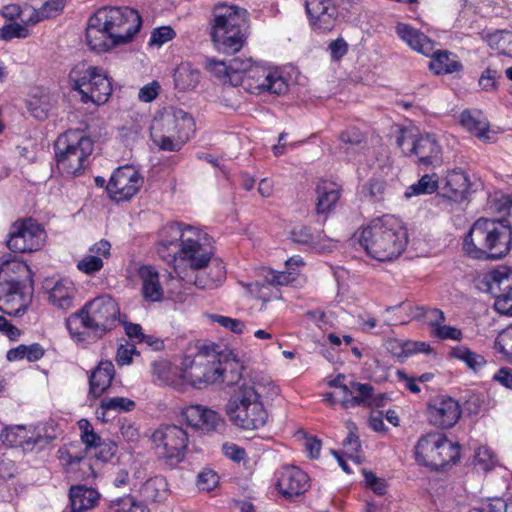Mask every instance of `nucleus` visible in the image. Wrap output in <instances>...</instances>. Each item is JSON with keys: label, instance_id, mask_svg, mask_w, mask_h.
<instances>
[{"label": "nucleus", "instance_id": "1", "mask_svg": "<svg viewBox=\"0 0 512 512\" xmlns=\"http://www.w3.org/2000/svg\"><path fill=\"white\" fill-rule=\"evenodd\" d=\"M358 242L371 258L382 262L392 261L405 250L408 232L401 219L387 214L373 219L363 228Z\"/></svg>", "mask_w": 512, "mask_h": 512}, {"label": "nucleus", "instance_id": "2", "mask_svg": "<svg viewBox=\"0 0 512 512\" xmlns=\"http://www.w3.org/2000/svg\"><path fill=\"white\" fill-rule=\"evenodd\" d=\"M463 248L474 259H502L512 248V231L505 221L480 218L465 236Z\"/></svg>", "mask_w": 512, "mask_h": 512}, {"label": "nucleus", "instance_id": "3", "mask_svg": "<svg viewBox=\"0 0 512 512\" xmlns=\"http://www.w3.org/2000/svg\"><path fill=\"white\" fill-rule=\"evenodd\" d=\"M212 40L218 51L225 54L238 52L245 41L247 12L235 5L219 4L214 8Z\"/></svg>", "mask_w": 512, "mask_h": 512}, {"label": "nucleus", "instance_id": "4", "mask_svg": "<svg viewBox=\"0 0 512 512\" xmlns=\"http://www.w3.org/2000/svg\"><path fill=\"white\" fill-rule=\"evenodd\" d=\"M120 308L109 295H102L87 302L82 309L67 320V328L72 335L81 324L96 335L102 336L112 330L119 321Z\"/></svg>", "mask_w": 512, "mask_h": 512}, {"label": "nucleus", "instance_id": "5", "mask_svg": "<svg viewBox=\"0 0 512 512\" xmlns=\"http://www.w3.org/2000/svg\"><path fill=\"white\" fill-rule=\"evenodd\" d=\"M58 170L64 175L80 174L94 150L93 140L79 130H68L54 145Z\"/></svg>", "mask_w": 512, "mask_h": 512}, {"label": "nucleus", "instance_id": "6", "mask_svg": "<svg viewBox=\"0 0 512 512\" xmlns=\"http://www.w3.org/2000/svg\"><path fill=\"white\" fill-rule=\"evenodd\" d=\"M69 82L72 89L79 92L83 103L102 105L108 101L112 92V85L105 71L84 62L71 69Z\"/></svg>", "mask_w": 512, "mask_h": 512}, {"label": "nucleus", "instance_id": "7", "mask_svg": "<svg viewBox=\"0 0 512 512\" xmlns=\"http://www.w3.org/2000/svg\"><path fill=\"white\" fill-rule=\"evenodd\" d=\"M397 35L413 50L432 57L429 68L437 75L451 74L462 70L457 56L448 51H434L435 43L423 32L403 23L396 26Z\"/></svg>", "mask_w": 512, "mask_h": 512}, {"label": "nucleus", "instance_id": "8", "mask_svg": "<svg viewBox=\"0 0 512 512\" xmlns=\"http://www.w3.org/2000/svg\"><path fill=\"white\" fill-rule=\"evenodd\" d=\"M459 457V444L452 442L442 433H428L420 437L415 446L417 463L433 470H440L448 464H454Z\"/></svg>", "mask_w": 512, "mask_h": 512}, {"label": "nucleus", "instance_id": "9", "mask_svg": "<svg viewBox=\"0 0 512 512\" xmlns=\"http://www.w3.org/2000/svg\"><path fill=\"white\" fill-rule=\"evenodd\" d=\"M226 414L235 426L244 430L259 429L265 425L268 418L262 401H258L255 392L252 391H236L226 404Z\"/></svg>", "mask_w": 512, "mask_h": 512}, {"label": "nucleus", "instance_id": "10", "mask_svg": "<svg viewBox=\"0 0 512 512\" xmlns=\"http://www.w3.org/2000/svg\"><path fill=\"white\" fill-rule=\"evenodd\" d=\"M97 19L118 45L130 42L142 25L138 11L129 7H103L96 12Z\"/></svg>", "mask_w": 512, "mask_h": 512}, {"label": "nucleus", "instance_id": "11", "mask_svg": "<svg viewBox=\"0 0 512 512\" xmlns=\"http://www.w3.org/2000/svg\"><path fill=\"white\" fill-rule=\"evenodd\" d=\"M216 345L202 346L192 358L185 356L181 362V378L195 388L218 382V371L215 370V360L218 357Z\"/></svg>", "mask_w": 512, "mask_h": 512}, {"label": "nucleus", "instance_id": "12", "mask_svg": "<svg viewBox=\"0 0 512 512\" xmlns=\"http://www.w3.org/2000/svg\"><path fill=\"white\" fill-rule=\"evenodd\" d=\"M156 455L169 465H176L185 458L188 446V434L180 426L163 424L151 435Z\"/></svg>", "mask_w": 512, "mask_h": 512}, {"label": "nucleus", "instance_id": "13", "mask_svg": "<svg viewBox=\"0 0 512 512\" xmlns=\"http://www.w3.org/2000/svg\"><path fill=\"white\" fill-rule=\"evenodd\" d=\"M45 238L44 229L32 218L14 222L7 240L8 248L17 253L33 252L41 248Z\"/></svg>", "mask_w": 512, "mask_h": 512}, {"label": "nucleus", "instance_id": "14", "mask_svg": "<svg viewBox=\"0 0 512 512\" xmlns=\"http://www.w3.org/2000/svg\"><path fill=\"white\" fill-rule=\"evenodd\" d=\"M143 183V177L133 166H124L113 172L106 189L112 200L120 202L134 197Z\"/></svg>", "mask_w": 512, "mask_h": 512}, {"label": "nucleus", "instance_id": "15", "mask_svg": "<svg viewBox=\"0 0 512 512\" xmlns=\"http://www.w3.org/2000/svg\"><path fill=\"white\" fill-rule=\"evenodd\" d=\"M195 122L189 113L182 109L170 107L154 118L151 133L190 137L194 132Z\"/></svg>", "mask_w": 512, "mask_h": 512}, {"label": "nucleus", "instance_id": "16", "mask_svg": "<svg viewBox=\"0 0 512 512\" xmlns=\"http://www.w3.org/2000/svg\"><path fill=\"white\" fill-rule=\"evenodd\" d=\"M240 85L249 90L269 91L280 95L287 90V83L277 70L253 64Z\"/></svg>", "mask_w": 512, "mask_h": 512}, {"label": "nucleus", "instance_id": "17", "mask_svg": "<svg viewBox=\"0 0 512 512\" xmlns=\"http://www.w3.org/2000/svg\"><path fill=\"white\" fill-rule=\"evenodd\" d=\"M31 295L25 283L8 280L0 282V311L8 315H21L26 312Z\"/></svg>", "mask_w": 512, "mask_h": 512}, {"label": "nucleus", "instance_id": "18", "mask_svg": "<svg viewBox=\"0 0 512 512\" xmlns=\"http://www.w3.org/2000/svg\"><path fill=\"white\" fill-rule=\"evenodd\" d=\"M488 277L489 291L495 297V309L512 316V272L502 267L490 272Z\"/></svg>", "mask_w": 512, "mask_h": 512}, {"label": "nucleus", "instance_id": "19", "mask_svg": "<svg viewBox=\"0 0 512 512\" xmlns=\"http://www.w3.org/2000/svg\"><path fill=\"white\" fill-rule=\"evenodd\" d=\"M461 413L458 401L449 396H436L427 405L429 423L442 429L453 427Z\"/></svg>", "mask_w": 512, "mask_h": 512}, {"label": "nucleus", "instance_id": "20", "mask_svg": "<svg viewBox=\"0 0 512 512\" xmlns=\"http://www.w3.org/2000/svg\"><path fill=\"white\" fill-rule=\"evenodd\" d=\"M180 416L188 426L204 432H219L225 427V421L218 412L202 405L186 406Z\"/></svg>", "mask_w": 512, "mask_h": 512}, {"label": "nucleus", "instance_id": "21", "mask_svg": "<svg viewBox=\"0 0 512 512\" xmlns=\"http://www.w3.org/2000/svg\"><path fill=\"white\" fill-rule=\"evenodd\" d=\"M305 9L313 30L331 31L338 19V8L332 0H306Z\"/></svg>", "mask_w": 512, "mask_h": 512}, {"label": "nucleus", "instance_id": "22", "mask_svg": "<svg viewBox=\"0 0 512 512\" xmlns=\"http://www.w3.org/2000/svg\"><path fill=\"white\" fill-rule=\"evenodd\" d=\"M397 144L404 152L407 144L409 152L416 155L422 165H434L440 160L441 147L431 135L420 136L415 140L401 135L397 138Z\"/></svg>", "mask_w": 512, "mask_h": 512}, {"label": "nucleus", "instance_id": "23", "mask_svg": "<svg viewBox=\"0 0 512 512\" xmlns=\"http://www.w3.org/2000/svg\"><path fill=\"white\" fill-rule=\"evenodd\" d=\"M276 475V487L287 499L302 495L309 488L308 475L296 466H284L277 471Z\"/></svg>", "mask_w": 512, "mask_h": 512}, {"label": "nucleus", "instance_id": "24", "mask_svg": "<svg viewBox=\"0 0 512 512\" xmlns=\"http://www.w3.org/2000/svg\"><path fill=\"white\" fill-rule=\"evenodd\" d=\"M101 22L102 21H99L98 19L96 20L95 13L90 17L86 28L87 45L91 50L97 52L107 51L108 49L118 45Z\"/></svg>", "mask_w": 512, "mask_h": 512}, {"label": "nucleus", "instance_id": "25", "mask_svg": "<svg viewBox=\"0 0 512 512\" xmlns=\"http://www.w3.org/2000/svg\"><path fill=\"white\" fill-rule=\"evenodd\" d=\"M469 187L468 176L462 170L455 169L445 176L442 194L454 202H461L466 198Z\"/></svg>", "mask_w": 512, "mask_h": 512}, {"label": "nucleus", "instance_id": "26", "mask_svg": "<svg viewBox=\"0 0 512 512\" xmlns=\"http://www.w3.org/2000/svg\"><path fill=\"white\" fill-rule=\"evenodd\" d=\"M215 370L218 371V382L232 386L242 378L243 366L231 353L218 352V357L215 360Z\"/></svg>", "mask_w": 512, "mask_h": 512}, {"label": "nucleus", "instance_id": "27", "mask_svg": "<svg viewBox=\"0 0 512 512\" xmlns=\"http://www.w3.org/2000/svg\"><path fill=\"white\" fill-rule=\"evenodd\" d=\"M138 276L142 283L143 298L149 302L160 301L163 298V288L158 271L153 266L143 265L138 269Z\"/></svg>", "mask_w": 512, "mask_h": 512}, {"label": "nucleus", "instance_id": "28", "mask_svg": "<svg viewBox=\"0 0 512 512\" xmlns=\"http://www.w3.org/2000/svg\"><path fill=\"white\" fill-rule=\"evenodd\" d=\"M115 376L114 365L111 361H101L89 377V394L94 398L100 397L111 385Z\"/></svg>", "mask_w": 512, "mask_h": 512}, {"label": "nucleus", "instance_id": "29", "mask_svg": "<svg viewBox=\"0 0 512 512\" xmlns=\"http://www.w3.org/2000/svg\"><path fill=\"white\" fill-rule=\"evenodd\" d=\"M100 494L94 488L85 485L71 486L69 500L71 512H84L98 505Z\"/></svg>", "mask_w": 512, "mask_h": 512}, {"label": "nucleus", "instance_id": "30", "mask_svg": "<svg viewBox=\"0 0 512 512\" xmlns=\"http://www.w3.org/2000/svg\"><path fill=\"white\" fill-rule=\"evenodd\" d=\"M341 186L333 181L323 180L316 187V211L318 214L330 212L340 199Z\"/></svg>", "mask_w": 512, "mask_h": 512}, {"label": "nucleus", "instance_id": "31", "mask_svg": "<svg viewBox=\"0 0 512 512\" xmlns=\"http://www.w3.org/2000/svg\"><path fill=\"white\" fill-rule=\"evenodd\" d=\"M77 290L72 281L61 279L54 283L49 290V302L62 310L73 307Z\"/></svg>", "mask_w": 512, "mask_h": 512}, {"label": "nucleus", "instance_id": "32", "mask_svg": "<svg viewBox=\"0 0 512 512\" xmlns=\"http://www.w3.org/2000/svg\"><path fill=\"white\" fill-rule=\"evenodd\" d=\"M166 231L171 237H174L177 242L180 240V249H189L194 244L209 241V237L206 233L190 225L174 223L169 225Z\"/></svg>", "mask_w": 512, "mask_h": 512}, {"label": "nucleus", "instance_id": "33", "mask_svg": "<svg viewBox=\"0 0 512 512\" xmlns=\"http://www.w3.org/2000/svg\"><path fill=\"white\" fill-rule=\"evenodd\" d=\"M212 255L213 247L211 246L210 241L194 244L189 249H180V258L186 260L194 270L206 267L209 264Z\"/></svg>", "mask_w": 512, "mask_h": 512}, {"label": "nucleus", "instance_id": "34", "mask_svg": "<svg viewBox=\"0 0 512 512\" xmlns=\"http://www.w3.org/2000/svg\"><path fill=\"white\" fill-rule=\"evenodd\" d=\"M291 240L295 243L308 245L316 249H324L326 236L322 231L312 230L310 227L298 224L290 232Z\"/></svg>", "mask_w": 512, "mask_h": 512}, {"label": "nucleus", "instance_id": "35", "mask_svg": "<svg viewBox=\"0 0 512 512\" xmlns=\"http://www.w3.org/2000/svg\"><path fill=\"white\" fill-rule=\"evenodd\" d=\"M175 87L180 91L194 89L200 80V71L189 62L180 63L173 74Z\"/></svg>", "mask_w": 512, "mask_h": 512}, {"label": "nucleus", "instance_id": "36", "mask_svg": "<svg viewBox=\"0 0 512 512\" xmlns=\"http://www.w3.org/2000/svg\"><path fill=\"white\" fill-rule=\"evenodd\" d=\"M140 493L146 501L162 502L168 494L167 482L161 476L150 478L141 486Z\"/></svg>", "mask_w": 512, "mask_h": 512}, {"label": "nucleus", "instance_id": "37", "mask_svg": "<svg viewBox=\"0 0 512 512\" xmlns=\"http://www.w3.org/2000/svg\"><path fill=\"white\" fill-rule=\"evenodd\" d=\"M247 391L255 392L258 401H262L264 397H273L276 396L279 392L277 386H275L270 378L261 377L254 378L251 383H244L238 389L240 393H246Z\"/></svg>", "mask_w": 512, "mask_h": 512}, {"label": "nucleus", "instance_id": "38", "mask_svg": "<svg viewBox=\"0 0 512 512\" xmlns=\"http://www.w3.org/2000/svg\"><path fill=\"white\" fill-rule=\"evenodd\" d=\"M451 356L461 362L474 372L480 371L487 363L483 355L473 352L465 345H458L452 348Z\"/></svg>", "mask_w": 512, "mask_h": 512}, {"label": "nucleus", "instance_id": "39", "mask_svg": "<svg viewBox=\"0 0 512 512\" xmlns=\"http://www.w3.org/2000/svg\"><path fill=\"white\" fill-rule=\"evenodd\" d=\"M26 106L34 118L45 120L52 109V99L47 93L33 94L26 101Z\"/></svg>", "mask_w": 512, "mask_h": 512}, {"label": "nucleus", "instance_id": "40", "mask_svg": "<svg viewBox=\"0 0 512 512\" xmlns=\"http://www.w3.org/2000/svg\"><path fill=\"white\" fill-rule=\"evenodd\" d=\"M460 124L479 139H490L488 123L484 119L473 115L470 111L465 110L460 114Z\"/></svg>", "mask_w": 512, "mask_h": 512}, {"label": "nucleus", "instance_id": "41", "mask_svg": "<svg viewBox=\"0 0 512 512\" xmlns=\"http://www.w3.org/2000/svg\"><path fill=\"white\" fill-rule=\"evenodd\" d=\"M351 389L357 392L360 405L381 406L386 399L385 394L374 395V387L369 383L351 382Z\"/></svg>", "mask_w": 512, "mask_h": 512}, {"label": "nucleus", "instance_id": "42", "mask_svg": "<svg viewBox=\"0 0 512 512\" xmlns=\"http://www.w3.org/2000/svg\"><path fill=\"white\" fill-rule=\"evenodd\" d=\"M439 188V179L437 174H425L419 181L408 187L405 196L410 198L412 196L421 194H432Z\"/></svg>", "mask_w": 512, "mask_h": 512}, {"label": "nucleus", "instance_id": "43", "mask_svg": "<svg viewBox=\"0 0 512 512\" xmlns=\"http://www.w3.org/2000/svg\"><path fill=\"white\" fill-rule=\"evenodd\" d=\"M341 149L347 154L358 152L365 147V137L356 128L346 130L340 135Z\"/></svg>", "mask_w": 512, "mask_h": 512}, {"label": "nucleus", "instance_id": "44", "mask_svg": "<svg viewBox=\"0 0 512 512\" xmlns=\"http://www.w3.org/2000/svg\"><path fill=\"white\" fill-rule=\"evenodd\" d=\"M153 143L159 149L170 152H177L181 150L183 145L188 141L189 137L165 135L163 133H151Z\"/></svg>", "mask_w": 512, "mask_h": 512}, {"label": "nucleus", "instance_id": "45", "mask_svg": "<svg viewBox=\"0 0 512 512\" xmlns=\"http://www.w3.org/2000/svg\"><path fill=\"white\" fill-rule=\"evenodd\" d=\"M412 318H424L427 323L436 329L440 324L445 322L444 312L437 308H427L425 306H416L410 312Z\"/></svg>", "mask_w": 512, "mask_h": 512}, {"label": "nucleus", "instance_id": "46", "mask_svg": "<svg viewBox=\"0 0 512 512\" xmlns=\"http://www.w3.org/2000/svg\"><path fill=\"white\" fill-rule=\"evenodd\" d=\"M253 64L251 58L235 57L229 60L230 74L232 76L230 77V83L233 86L240 85L242 78H246V74H248V70H250Z\"/></svg>", "mask_w": 512, "mask_h": 512}, {"label": "nucleus", "instance_id": "47", "mask_svg": "<svg viewBox=\"0 0 512 512\" xmlns=\"http://www.w3.org/2000/svg\"><path fill=\"white\" fill-rule=\"evenodd\" d=\"M135 407V402L126 397H104L100 402V409L103 414L108 411H115L118 413L132 411Z\"/></svg>", "mask_w": 512, "mask_h": 512}, {"label": "nucleus", "instance_id": "48", "mask_svg": "<svg viewBox=\"0 0 512 512\" xmlns=\"http://www.w3.org/2000/svg\"><path fill=\"white\" fill-rule=\"evenodd\" d=\"M213 275L206 277L202 273H198L194 278V285L200 289H213L225 278L224 267L221 263H218L214 269H211Z\"/></svg>", "mask_w": 512, "mask_h": 512}, {"label": "nucleus", "instance_id": "49", "mask_svg": "<svg viewBox=\"0 0 512 512\" xmlns=\"http://www.w3.org/2000/svg\"><path fill=\"white\" fill-rule=\"evenodd\" d=\"M64 8L63 0H49L39 10L31 11L33 18L27 19L26 21L32 23H38L39 21L56 16Z\"/></svg>", "mask_w": 512, "mask_h": 512}, {"label": "nucleus", "instance_id": "50", "mask_svg": "<svg viewBox=\"0 0 512 512\" xmlns=\"http://www.w3.org/2000/svg\"><path fill=\"white\" fill-rule=\"evenodd\" d=\"M31 11H33V8L28 5L21 7L17 4H9L2 8L1 14L6 19H20V21L25 25H34L35 23L26 21L27 19L34 17L31 14Z\"/></svg>", "mask_w": 512, "mask_h": 512}, {"label": "nucleus", "instance_id": "51", "mask_svg": "<svg viewBox=\"0 0 512 512\" xmlns=\"http://www.w3.org/2000/svg\"><path fill=\"white\" fill-rule=\"evenodd\" d=\"M55 435L42 434L41 431L33 433L31 436L25 438L21 444L25 450H42L49 445L54 439Z\"/></svg>", "mask_w": 512, "mask_h": 512}, {"label": "nucleus", "instance_id": "52", "mask_svg": "<svg viewBox=\"0 0 512 512\" xmlns=\"http://www.w3.org/2000/svg\"><path fill=\"white\" fill-rule=\"evenodd\" d=\"M208 317L212 322L218 323L221 327L235 334H242L246 329L245 323L239 319L218 314H209Z\"/></svg>", "mask_w": 512, "mask_h": 512}, {"label": "nucleus", "instance_id": "53", "mask_svg": "<svg viewBox=\"0 0 512 512\" xmlns=\"http://www.w3.org/2000/svg\"><path fill=\"white\" fill-rule=\"evenodd\" d=\"M158 255L167 262L176 260V255L180 256L179 243L173 238L171 240L162 239L157 246Z\"/></svg>", "mask_w": 512, "mask_h": 512}, {"label": "nucleus", "instance_id": "54", "mask_svg": "<svg viewBox=\"0 0 512 512\" xmlns=\"http://www.w3.org/2000/svg\"><path fill=\"white\" fill-rule=\"evenodd\" d=\"M112 512H149L146 505L136 502L131 496L119 499L111 506Z\"/></svg>", "mask_w": 512, "mask_h": 512}, {"label": "nucleus", "instance_id": "55", "mask_svg": "<svg viewBox=\"0 0 512 512\" xmlns=\"http://www.w3.org/2000/svg\"><path fill=\"white\" fill-rule=\"evenodd\" d=\"M264 277L267 285L284 286L292 283L296 279V273L291 270L288 272L269 270Z\"/></svg>", "mask_w": 512, "mask_h": 512}, {"label": "nucleus", "instance_id": "56", "mask_svg": "<svg viewBox=\"0 0 512 512\" xmlns=\"http://www.w3.org/2000/svg\"><path fill=\"white\" fill-rule=\"evenodd\" d=\"M103 259L96 255H86L77 263V268L87 274L93 275L103 268Z\"/></svg>", "mask_w": 512, "mask_h": 512}, {"label": "nucleus", "instance_id": "57", "mask_svg": "<svg viewBox=\"0 0 512 512\" xmlns=\"http://www.w3.org/2000/svg\"><path fill=\"white\" fill-rule=\"evenodd\" d=\"M475 459L478 465H481L483 470H491L497 463L496 455L493 451L486 446L479 447Z\"/></svg>", "mask_w": 512, "mask_h": 512}, {"label": "nucleus", "instance_id": "58", "mask_svg": "<svg viewBox=\"0 0 512 512\" xmlns=\"http://www.w3.org/2000/svg\"><path fill=\"white\" fill-rule=\"evenodd\" d=\"M433 336L441 340H455L461 341L463 339V332L453 326L440 324L436 329H433Z\"/></svg>", "mask_w": 512, "mask_h": 512}, {"label": "nucleus", "instance_id": "59", "mask_svg": "<svg viewBox=\"0 0 512 512\" xmlns=\"http://www.w3.org/2000/svg\"><path fill=\"white\" fill-rule=\"evenodd\" d=\"M219 483L218 474L211 470L205 469L198 474L197 484L199 489L203 491H211L213 490Z\"/></svg>", "mask_w": 512, "mask_h": 512}, {"label": "nucleus", "instance_id": "60", "mask_svg": "<svg viewBox=\"0 0 512 512\" xmlns=\"http://www.w3.org/2000/svg\"><path fill=\"white\" fill-rule=\"evenodd\" d=\"M495 344L499 352L507 357H512V325L497 336Z\"/></svg>", "mask_w": 512, "mask_h": 512}, {"label": "nucleus", "instance_id": "61", "mask_svg": "<svg viewBox=\"0 0 512 512\" xmlns=\"http://www.w3.org/2000/svg\"><path fill=\"white\" fill-rule=\"evenodd\" d=\"M386 188V184L380 179H371L363 188V192L366 196H369L374 201H380L383 198V194Z\"/></svg>", "mask_w": 512, "mask_h": 512}, {"label": "nucleus", "instance_id": "62", "mask_svg": "<svg viewBox=\"0 0 512 512\" xmlns=\"http://www.w3.org/2000/svg\"><path fill=\"white\" fill-rule=\"evenodd\" d=\"M28 30L19 23H11L0 28V39L9 40L14 37L26 38Z\"/></svg>", "mask_w": 512, "mask_h": 512}, {"label": "nucleus", "instance_id": "63", "mask_svg": "<svg viewBox=\"0 0 512 512\" xmlns=\"http://www.w3.org/2000/svg\"><path fill=\"white\" fill-rule=\"evenodd\" d=\"M499 77L498 71L495 69L487 68L485 69L480 78H479V86L487 92H491L497 89V78Z\"/></svg>", "mask_w": 512, "mask_h": 512}, {"label": "nucleus", "instance_id": "64", "mask_svg": "<svg viewBox=\"0 0 512 512\" xmlns=\"http://www.w3.org/2000/svg\"><path fill=\"white\" fill-rule=\"evenodd\" d=\"M135 354H137V350L134 344L120 345L116 353V362L120 366L129 365L132 363V357Z\"/></svg>", "mask_w": 512, "mask_h": 512}]
</instances>
